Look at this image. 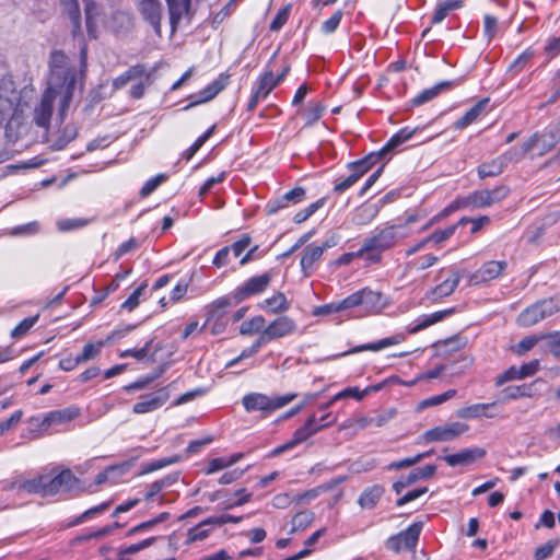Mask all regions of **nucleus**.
Segmentation results:
<instances>
[{"label":"nucleus","mask_w":560,"mask_h":560,"mask_svg":"<svg viewBox=\"0 0 560 560\" xmlns=\"http://www.w3.org/2000/svg\"><path fill=\"white\" fill-rule=\"evenodd\" d=\"M296 323L289 316H279L261 331L260 341L268 343L272 340L290 336L296 331Z\"/></svg>","instance_id":"9"},{"label":"nucleus","mask_w":560,"mask_h":560,"mask_svg":"<svg viewBox=\"0 0 560 560\" xmlns=\"http://www.w3.org/2000/svg\"><path fill=\"white\" fill-rule=\"evenodd\" d=\"M103 347V342H98L97 345L94 343H86L83 347L82 352L78 355L80 363H84L93 358H95Z\"/></svg>","instance_id":"58"},{"label":"nucleus","mask_w":560,"mask_h":560,"mask_svg":"<svg viewBox=\"0 0 560 560\" xmlns=\"http://www.w3.org/2000/svg\"><path fill=\"white\" fill-rule=\"evenodd\" d=\"M487 452L481 447L465 448L456 454L446 455L443 459L451 467L468 466L486 456Z\"/></svg>","instance_id":"16"},{"label":"nucleus","mask_w":560,"mask_h":560,"mask_svg":"<svg viewBox=\"0 0 560 560\" xmlns=\"http://www.w3.org/2000/svg\"><path fill=\"white\" fill-rule=\"evenodd\" d=\"M331 246L332 244L326 241L322 246L312 244L304 248L300 265L305 276L310 275V270L313 268L314 264L318 261L324 252Z\"/></svg>","instance_id":"22"},{"label":"nucleus","mask_w":560,"mask_h":560,"mask_svg":"<svg viewBox=\"0 0 560 560\" xmlns=\"http://www.w3.org/2000/svg\"><path fill=\"white\" fill-rule=\"evenodd\" d=\"M504 159L505 158L497 156L491 161L481 163L477 168L478 177L480 179H485L486 177H495L501 175L505 168Z\"/></svg>","instance_id":"27"},{"label":"nucleus","mask_w":560,"mask_h":560,"mask_svg":"<svg viewBox=\"0 0 560 560\" xmlns=\"http://www.w3.org/2000/svg\"><path fill=\"white\" fill-rule=\"evenodd\" d=\"M559 311L560 304L555 299L541 300L523 310L516 317V324L520 327H532Z\"/></svg>","instance_id":"4"},{"label":"nucleus","mask_w":560,"mask_h":560,"mask_svg":"<svg viewBox=\"0 0 560 560\" xmlns=\"http://www.w3.org/2000/svg\"><path fill=\"white\" fill-rule=\"evenodd\" d=\"M422 527H423L422 522H416V523L411 524L406 530H402L399 534H397V536L402 541V544L407 550H410V551L415 550V548L417 547V544L419 541V537H420Z\"/></svg>","instance_id":"28"},{"label":"nucleus","mask_w":560,"mask_h":560,"mask_svg":"<svg viewBox=\"0 0 560 560\" xmlns=\"http://www.w3.org/2000/svg\"><path fill=\"white\" fill-rule=\"evenodd\" d=\"M454 82L453 81H442L434 86L423 90L421 93H419L417 96H415L411 100L412 106H420L423 105L431 100L435 98L438 95H440L442 92L450 90L453 88Z\"/></svg>","instance_id":"25"},{"label":"nucleus","mask_w":560,"mask_h":560,"mask_svg":"<svg viewBox=\"0 0 560 560\" xmlns=\"http://www.w3.org/2000/svg\"><path fill=\"white\" fill-rule=\"evenodd\" d=\"M557 140L552 133H535L526 142H524V151L536 152L544 155L556 145Z\"/></svg>","instance_id":"21"},{"label":"nucleus","mask_w":560,"mask_h":560,"mask_svg":"<svg viewBox=\"0 0 560 560\" xmlns=\"http://www.w3.org/2000/svg\"><path fill=\"white\" fill-rule=\"evenodd\" d=\"M20 489L27 493H39L46 495L47 488V475H40L32 479H27L21 482Z\"/></svg>","instance_id":"35"},{"label":"nucleus","mask_w":560,"mask_h":560,"mask_svg":"<svg viewBox=\"0 0 560 560\" xmlns=\"http://www.w3.org/2000/svg\"><path fill=\"white\" fill-rule=\"evenodd\" d=\"M296 397L295 393L275 397H269L262 393H249L243 397L242 404L247 412L260 411L266 417L287 406Z\"/></svg>","instance_id":"3"},{"label":"nucleus","mask_w":560,"mask_h":560,"mask_svg":"<svg viewBox=\"0 0 560 560\" xmlns=\"http://www.w3.org/2000/svg\"><path fill=\"white\" fill-rule=\"evenodd\" d=\"M80 480L72 474L70 469H63L55 477L47 475L46 495H55L59 492H71L78 490Z\"/></svg>","instance_id":"10"},{"label":"nucleus","mask_w":560,"mask_h":560,"mask_svg":"<svg viewBox=\"0 0 560 560\" xmlns=\"http://www.w3.org/2000/svg\"><path fill=\"white\" fill-rule=\"evenodd\" d=\"M85 4V24L86 30L93 38H96V25L94 23V16L97 14V8L93 0H83Z\"/></svg>","instance_id":"45"},{"label":"nucleus","mask_w":560,"mask_h":560,"mask_svg":"<svg viewBox=\"0 0 560 560\" xmlns=\"http://www.w3.org/2000/svg\"><path fill=\"white\" fill-rule=\"evenodd\" d=\"M455 395H456L455 389H448L447 392H445L441 395L432 396L430 398L422 400L420 402L419 407L421 409H423V408H428V407H432V406H438V405H441V404L447 401L448 399L453 398Z\"/></svg>","instance_id":"51"},{"label":"nucleus","mask_w":560,"mask_h":560,"mask_svg":"<svg viewBox=\"0 0 560 560\" xmlns=\"http://www.w3.org/2000/svg\"><path fill=\"white\" fill-rule=\"evenodd\" d=\"M61 5L68 14L69 20L72 23V35L77 36L81 33V13L78 4V0H60Z\"/></svg>","instance_id":"30"},{"label":"nucleus","mask_w":560,"mask_h":560,"mask_svg":"<svg viewBox=\"0 0 560 560\" xmlns=\"http://www.w3.org/2000/svg\"><path fill=\"white\" fill-rule=\"evenodd\" d=\"M38 315L23 319L11 332L13 338L24 336L37 322Z\"/></svg>","instance_id":"60"},{"label":"nucleus","mask_w":560,"mask_h":560,"mask_svg":"<svg viewBox=\"0 0 560 560\" xmlns=\"http://www.w3.org/2000/svg\"><path fill=\"white\" fill-rule=\"evenodd\" d=\"M436 471V467L434 465H425L423 467H419L410 471L407 476L400 477L394 485L393 489L397 494H400L401 491L413 485L415 482L431 478Z\"/></svg>","instance_id":"17"},{"label":"nucleus","mask_w":560,"mask_h":560,"mask_svg":"<svg viewBox=\"0 0 560 560\" xmlns=\"http://www.w3.org/2000/svg\"><path fill=\"white\" fill-rule=\"evenodd\" d=\"M504 400H514L533 396V384L508 386L502 390Z\"/></svg>","instance_id":"37"},{"label":"nucleus","mask_w":560,"mask_h":560,"mask_svg":"<svg viewBox=\"0 0 560 560\" xmlns=\"http://www.w3.org/2000/svg\"><path fill=\"white\" fill-rule=\"evenodd\" d=\"M165 180L166 175L164 174H159L155 177L147 180L140 190V196L143 198L148 197Z\"/></svg>","instance_id":"57"},{"label":"nucleus","mask_w":560,"mask_h":560,"mask_svg":"<svg viewBox=\"0 0 560 560\" xmlns=\"http://www.w3.org/2000/svg\"><path fill=\"white\" fill-rule=\"evenodd\" d=\"M398 342H399L398 337H387V338L381 339L376 342L358 346V347L353 348L352 350L343 352L342 355H348L351 353H357V352H361V351H365V350L380 351L384 348L397 345Z\"/></svg>","instance_id":"36"},{"label":"nucleus","mask_w":560,"mask_h":560,"mask_svg":"<svg viewBox=\"0 0 560 560\" xmlns=\"http://www.w3.org/2000/svg\"><path fill=\"white\" fill-rule=\"evenodd\" d=\"M419 130V127L410 129L408 127L400 129L396 132L383 147V152L387 154L392 153L399 145L412 138V136Z\"/></svg>","instance_id":"32"},{"label":"nucleus","mask_w":560,"mask_h":560,"mask_svg":"<svg viewBox=\"0 0 560 560\" xmlns=\"http://www.w3.org/2000/svg\"><path fill=\"white\" fill-rule=\"evenodd\" d=\"M215 126L210 127L203 135H201L184 153L183 158L189 161L203 145V143L212 136Z\"/></svg>","instance_id":"49"},{"label":"nucleus","mask_w":560,"mask_h":560,"mask_svg":"<svg viewBox=\"0 0 560 560\" xmlns=\"http://www.w3.org/2000/svg\"><path fill=\"white\" fill-rule=\"evenodd\" d=\"M401 228V224L386 225L382 229H376L374 233L365 237L362 243L365 260L369 264L381 262L382 254L395 247L399 240L404 237L399 233Z\"/></svg>","instance_id":"2"},{"label":"nucleus","mask_w":560,"mask_h":560,"mask_svg":"<svg viewBox=\"0 0 560 560\" xmlns=\"http://www.w3.org/2000/svg\"><path fill=\"white\" fill-rule=\"evenodd\" d=\"M266 343L264 341H260V336L257 338V340L248 348L244 349L241 354L233 359L232 361H230L228 364H226V368H231L233 365H235L237 362H240L241 360L243 359H246V358H249L252 355H254L255 353L258 352V350L265 346Z\"/></svg>","instance_id":"54"},{"label":"nucleus","mask_w":560,"mask_h":560,"mask_svg":"<svg viewBox=\"0 0 560 560\" xmlns=\"http://www.w3.org/2000/svg\"><path fill=\"white\" fill-rule=\"evenodd\" d=\"M454 312H455V308H448V310L435 312L430 315H424L418 320V324L413 328L410 329V332L416 334L424 328H428L429 326L443 320L445 317L452 315Z\"/></svg>","instance_id":"33"},{"label":"nucleus","mask_w":560,"mask_h":560,"mask_svg":"<svg viewBox=\"0 0 560 560\" xmlns=\"http://www.w3.org/2000/svg\"><path fill=\"white\" fill-rule=\"evenodd\" d=\"M266 328V320L262 316H255L250 318L249 320H245L241 327L240 332L242 335H253L261 331Z\"/></svg>","instance_id":"42"},{"label":"nucleus","mask_w":560,"mask_h":560,"mask_svg":"<svg viewBox=\"0 0 560 560\" xmlns=\"http://www.w3.org/2000/svg\"><path fill=\"white\" fill-rule=\"evenodd\" d=\"M508 267L504 260H490L469 276V285H478L499 278Z\"/></svg>","instance_id":"12"},{"label":"nucleus","mask_w":560,"mask_h":560,"mask_svg":"<svg viewBox=\"0 0 560 560\" xmlns=\"http://www.w3.org/2000/svg\"><path fill=\"white\" fill-rule=\"evenodd\" d=\"M170 398L167 387H162L155 393L145 394L132 407V411L137 415L152 412L161 408Z\"/></svg>","instance_id":"14"},{"label":"nucleus","mask_w":560,"mask_h":560,"mask_svg":"<svg viewBox=\"0 0 560 560\" xmlns=\"http://www.w3.org/2000/svg\"><path fill=\"white\" fill-rule=\"evenodd\" d=\"M229 82V75L228 74H220L218 79H215L212 83H210L208 86H206L202 91L199 92L198 98L188 105L184 107L185 110L211 101L222 90L225 89Z\"/></svg>","instance_id":"19"},{"label":"nucleus","mask_w":560,"mask_h":560,"mask_svg":"<svg viewBox=\"0 0 560 560\" xmlns=\"http://www.w3.org/2000/svg\"><path fill=\"white\" fill-rule=\"evenodd\" d=\"M260 306L268 308L271 313H278L287 311L289 308V303L285 295L278 292L276 295L266 299Z\"/></svg>","instance_id":"41"},{"label":"nucleus","mask_w":560,"mask_h":560,"mask_svg":"<svg viewBox=\"0 0 560 560\" xmlns=\"http://www.w3.org/2000/svg\"><path fill=\"white\" fill-rule=\"evenodd\" d=\"M378 213L376 205H363L354 210L352 222L357 225H366L372 222Z\"/></svg>","instance_id":"31"},{"label":"nucleus","mask_w":560,"mask_h":560,"mask_svg":"<svg viewBox=\"0 0 560 560\" xmlns=\"http://www.w3.org/2000/svg\"><path fill=\"white\" fill-rule=\"evenodd\" d=\"M384 491V488L380 485H374L366 488L359 497V505L362 509H373L383 497Z\"/></svg>","instance_id":"29"},{"label":"nucleus","mask_w":560,"mask_h":560,"mask_svg":"<svg viewBox=\"0 0 560 560\" xmlns=\"http://www.w3.org/2000/svg\"><path fill=\"white\" fill-rule=\"evenodd\" d=\"M534 55L535 54L532 49H526L513 61V63L509 67L508 72L513 73V75L518 74L529 65V61Z\"/></svg>","instance_id":"46"},{"label":"nucleus","mask_w":560,"mask_h":560,"mask_svg":"<svg viewBox=\"0 0 560 560\" xmlns=\"http://www.w3.org/2000/svg\"><path fill=\"white\" fill-rule=\"evenodd\" d=\"M467 223V218H462L456 224L450 225L443 230H438L428 236L430 242L435 244L443 243L454 235L458 226H464Z\"/></svg>","instance_id":"40"},{"label":"nucleus","mask_w":560,"mask_h":560,"mask_svg":"<svg viewBox=\"0 0 560 560\" xmlns=\"http://www.w3.org/2000/svg\"><path fill=\"white\" fill-rule=\"evenodd\" d=\"M514 380H523L521 376L520 368L515 365L509 368L497 377L495 386H502L504 383Z\"/></svg>","instance_id":"61"},{"label":"nucleus","mask_w":560,"mask_h":560,"mask_svg":"<svg viewBox=\"0 0 560 560\" xmlns=\"http://www.w3.org/2000/svg\"><path fill=\"white\" fill-rule=\"evenodd\" d=\"M469 427L463 422H453L435 427L424 433L427 442H447L453 441L468 431Z\"/></svg>","instance_id":"11"},{"label":"nucleus","mask_w":560,"mask_h":560,"mask_svg":"<svg viewBox=\"0 0 560 560\" xmlns=\"http://www.w3.org/2000/svg\"><path fill=\"white\" fill-rule=\"evenodd\" d=\"M172 30H176L180 20L190 13L191 0H165Z\"/></svg>","instance_id":"24"},{"label":"nucleus","mask_w":560,"mask_h":560,"mask_svg":"<svg viewBox=\"0 0 560 560\" xmlns=\"http://www.w3.org/2000/svg\"><path fill=\"white\" fill-rule=\"evenodd\" d=\"M460 273L453 271L450 277L444 279L440 284L427 292L425 296L432 302H436L443 298L450 296L457 288L460 281Z\"/></svg>","instance_id":"20"},{"label":"nucleus","mask_w":560,"mask_h":560,"mask_svg":"<svg viewBox=\"0 0 560 560\" xmlns=\"http://www.w3.org/2000/svg\"><path fill=\"white\" fill-rule=\"evenodd\" d=\"M489 102L490 100L488 97L480 100L455 121L454 128L460 130L475 122L486 113Z\"/></svg>","instance_id":"23"},{"label":"nucleus","mask_w":560,"mask_h":560,"mask_svg":"<svg viewBox=\"0 0 560 560\" xmlns=\"http://www.w3.org/2000/svg\"><path fill=\"white\" fill-rule=\"evenodd\" d=\"M326 198H320L317 201L311 203L303 210L295 213L293 221L298 224L305 222L311 215H313L319 208L325 205Z\"/></svg>","instance_id":"48"},{"label":"nucleus","mask_w":560,"mask_h":560,"mask_svg":"<svg viewBox=\"0 0 560 560\" xmlns=\"http://www.w3.org/2000/svg\"><path fill=\"white\" fill-rule=\"evenodd\" d=\"M180 459H182V457L179 455H174V456H171L167 458L152 460V462L143 465L140 475H147V474L153 472L155 470L162 469L164 467H167L170 465L180 462Z\"/></svg>","instance_id":"44"},{"label":"nucleus","mask_w":560,"mask_h":560,"mask_svg":"<svg viewBox=\"0 0 560 560\" xmlns=\"http://www.w3.org/2000/svg\"><path fill=\"white\" fill-rule=\"evenodd\" d=\"M207 525L212 523H206V520L188 530V542H195L197 540H203L209 535V529L205 528Z\"/></svg>","instance_id":"53"},{"label":"nucleus","mask_w":560,"mask_h":560,"mask_svg":"<svg viewBox=\"0 0 560 560\" xmlns=\"http://www.w3.org/2000/svg\"><path fill=\"white\" fill-rule=\"evenodd\" d=\"M78 415V411L73 409H62L52 411L45 417L44 423H47L48 425L52 423H63L77 418Z\"/></svg>","instance_id":"43"},{"label":"nucleus","mask_w":560,"mask_h":560,"mask_svg":"<svg viewBox=\"0 0 560 560\" xmlns=\"http://www.w3.org/2000/svg\"><path fill=\"white\" fill-rule=\"evenodd\" d=\"M21 98L16 91L12 90L10 95L0 94V124L8 120V129L20 124L23 114Z\"/></svg>","instance_id":"6"},{"label":"nucleus","mask_w":560,"mask_h":560,"mask_svg":"<svg viewBox=\"0 0 560 560\" xmlns=\"http://www.w3.org/2000/svg\"><path fill=\"white\" fill-rule=\"evenodd\" d=\"M325 110V107L319 102H310L307 107L302 112V118L305 126H313L316 124Z\"/></svg>","instance_id":"38"},{"label":"nucleus","mask_w":560,"mask_h":560,"mask_svg":"<svg viewBox=\"0 0 560 560\" xmlns=\"http://www.w3.org/2000/svg\"><path fill=\"white\" fill-rule=\"evenodd\" d=\"M560 545V540H549L545 545L538 547L535 551L536 560H545L550 557L557 546Z\"/></svg>","instance_id":"63"},{"label":"nucleus","mask_w":560,"mask_h":560,"mask_svg":"<svg viewBox=\"0 0 560 560\" xmlns=\"http://www.w3.org/2000/svg\"><path fill=\"white\" fill-rule=\"evenodd\" d=\"M147 289V283H141L130 295L129 298L122 303V308H126L128 311L135 310L139 305V299Z\"/></svg>","instance_id":"59"},{"label":"nucleus","mask_w":560,"mask_h":560,"mask_svg":"<svg viewBox=\"0 0 560 560\" xmlns=\"http://www.w3.org/2000/svg\"><path fill=\"white\" fill-rule=\"evenodd\" d=\"M361 307L368 314L381 313L388 304L387 299L378 291L369 288L360 290Z\"/></svg>","instance_id":"15"},{"label":"nucleus","mask_w":560,"mask_h":560,"mask_svg":"<svg viewBox=\"0 0 560 560\" xmlns=\"http://www.w3.org/2000/svg\"><path fill=\"white\" fill-rule=\"evenodd\" d=\"M74 89V79L60 88L54 86L51 83L44 91L39 103L34 107L33 121L42 128L47 129L54 110V103L59 97V115L62 118L69 107Z\"/></svg>","instance_id":"1"},{"label":"nucleus","mask_w":560,"mask_h":560,"mask_svg":"<svg viewBox=\"0 0 560 560\" xmlns=\"http://www.w3.org/2000/svg\"><path fill=\"white\" fill-rule=\"evenodd\" d=\"M546 341L549 352L560 360V331L546 334Z\"/></svg>","instance_id":"55"},{"label":"nucleus","mask_w":560,"mask_h":560,"mask_svg":"<svg viewBox=\"0 0 560 560\" xmlns=\"http://www.w3.org/2000/svg\"><path fill=\"white\" fill-rule=\"evenodd\" d=\"M315 515L312 511H301L292 518L290 534L306 529L314 521Z\"/></svg>","instance_id":"39"},{"label":"nucleus","mask_w":560,"mask_h":560,"mask_svg":"<svg viewBox=\"0 0 560 560\" xmlns=\"http://www.w3.org/2000/svg\"><path fill=\"white\" fill-rule=\"evenodd\" d=\"M161 374H162V371H159V372L152 373L150 375L142 376V377L138 378L136 382L125 386V390L126 392H135V390L143 389L147 386H149L153 381H155L158 377H160Z\"/></svg>","instance_id":"52"},{"label":"nucleus","mask_w":560,"mask_h":560,"mask_svg":"<svg viewBox=\"0 0 560 560\" xmlns=\"http://www.w3.org/2000/svg\"><path fill=\"white\" fill-rule=\"evenodd\" d=\"M332 423H334V420H329L328 422H325V423H319V421L317 420L315 415L311 416L306 420V422L303 427L295 430V432L293 434V439L280 446L276 447L271 452V456H278L289 450H292L298 444L306 441L308 438L313 436L314 434H316L324 428L331 425Z\"/></svg>","instance_id":"5"},{"label":"nucleus","mask_w":560,"mask_h":560,"mask_svg":"<svg viewBox=\"0 0 560 560\" xmlns=\"http://www.w3.org/2000/svg\"><path fill=\"white\" fill-rule=\"evenodd\" d=\"M155 540H156L155 537H150V538L142 540L141 542L133 544L128 547L121 548L119 550V556L122 558L126 555H135V553L150 547L151 545H153Z\"/></svg>","instance_id":"56"},{"label":"nucleus","mask_w":560,"mask_h":560,"mask_svg":"<svg viewBox=\"0 0 560 560\" xmlns=\"http://www.w3.org/2000/svg\"><path fill=\"white\" fill-rule=\"evenodd\" d=\"M540 340H546V334L533 335L524 337L516 346L515 353L517 355H524L526 352L532 350Z\"/></svg>","instance_id":"47"},{"label":"nucleus","mask_w":560,"mask_h":560,"mask_svg":"<svg viewBox=\"0 0 560 560\" xmlns=\"http://www.w3.org/2000/svg\"><path fill=\"white\" fill-rule=\"evenodd\" d=\"M306 191L303 187H294L292 190L282 195L288 207L290 205H298L305 199Z\"/></svg>","instance_id":"62"},{"label":"nucleus","mask_w":560,"mask_h":560,"mask_svg":"<svg viewBox=\"0 0 560 560\" xmlns=\"http://www.w3.org/2000/svg\"><path fill=\"white\" fill-rule=\"evenodd\" d=\"M474 206L475 208L490 207L488 189L477 190L452 202L444 209V212H453L462 207Z\"/></svg>","instance_id":"18"},{"label":"nucleus","mask_w":560,"mask_h":560,"mask_svg":"<svg viewBox=\"0 0 560 560\" xmlns=\"http://www.w3.org/2000/svg\"><path fill=\"white\" fill-rule=\"evenodd\" d=\"M137 9L142 19L148 22L158 35H161L163 5L161 0H137Z\"/></svg>","instance_id":"13"},{"label":"nucleus","mask_w":560,"mask_h":560,"mask_svg":"<svg viewBox=\"0 0 560 560\" xmlns=\"http://www.w3.org/2000/svg\"><path fill=\"white\" fill-rule=\"evenodd\" d=\"M231 305H236L234 303L233 292L226 296H222L213 301L210 305L207 306V323L212 318L223 314L225 310Z\"/></svg>","instance_id":"34"},{"label":"nucleus","mask_w":560,"mask_h":560,"mask_svg":"<svg viewBox=\"0 0 560 560\" xmlns=\"http://www.w3.org/2000/svg\"><path fill=\"white\" fill-rule=\"evenodd\" d=\"M278 85L272 70H266L253 85L252 95L247 103V110L253 112L257 107V104L267 98Z\"/></svg>","instance_id":"7"},{"label":"nucleus","mask_w":560,"mask_h":560,"mask_svg":"<svg viewBox=\"0 0 560 560\" xmlns=\"http://www.w3.org/2000/svg\"><path fill=\"white\" fill-rule=\"evenodd\" d=\"M495 406V402L490 404H475L458 409L457 416L463 419H476L480 417L493 418L494 413H487V410H491Z\"/></svg>","instance_id":"26"},{"label":"nucleus","mask_w":560,"mask_h":560,"mask_svg":"<svg viewBox=\"0 0 560 560\" xmlns=\"http://www.w3.org/2000/svg\"><path fill=\"white\" fill-rule=\"evenodd\" d=\"M342 15H343L342 11L337 10L328 20H326L323 23L322 31L325 34L334 33L338 28L340 21L342 19Z\"/></svg>","instance_id":"64"},{"label":"nucleus","mask_w":560,"mask_h":560,"mask_svg":"<svg viewBox=\"0 0 560 560\" xmlns=\"http://www.w3.org/2000/svg\"><path fill=\"white\" fill-rule=\"evenodd\" d=\"M270 282L271 275L269 272L249 278L243 285L233 291L234 303L238 304L253 295L262 293Z\"/></svg>","instance_id":"8"},{"label":"nucleus","mask_w":560,"mask_h":560,"mask_svg":"<svg viewBox=\"0 0 560 560\" xmlns=\"http://www.w3.org/2000/svg\"><path fill=\"white\" fill-rule=\"evenodd\" d=\"M89 220L74 218V219H62L57 222L58 230L61 232H68L77 229L84 228L89 224Z\"/></svg>","instance_id":"50"}]
</instances>
